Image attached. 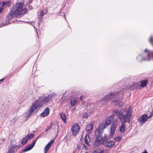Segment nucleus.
<instances>
[{
    "mask_svg": "<svg viewBox=\"0 0 153 153\" xmlns=\"http://www.w3.org/2000/svg\"><path fill=\"white\" fill-rule=\"evenodd\" d=\"M50 96L51 95H48L45 97H39V99L33 103L32 106L27 110V112L24 113V115L25 116L28 118L32 114L33 112L39 109L42 106L43 104L49 102L52 98V97H50L49 98Z\"/></svg>",
    "mask_w": 153,
    "mask_h": 153,
    "instance_id": "obj_1",
    "label": "nucleus"
},
{
    "mask_svg": "<svg viewBox=\"0 0 153 153\" xmlns=\"http://www.w3.org/2000/svg\"><path fill=\"white\" fill-rule=\"evenodd\" d=\"M24 4L21 2L16 4L8 15V19H10L13 17H17L19 15L25 14L26 11V8H23Z\"/></svg>",
    "mask_w": 153,
    "mask_h": 153,
    "instance_id": "obj_2",
    "label": "nucleus"
},
{
    "mask_svg": "<svg viewBox=\"0 0 153 153\" xmlns=\"http://www.w3.org/2000/svg\"><path fill=\"white\" fill-rule=\"evenodd\" d=\"M126 114L117 111H115V114L119 119L122 123H125L127 122H129L130 119L131 117V108L129 107L128 109L125 111Z\"/></svg>",
    "mask_w": 153,
    "mask_h": 153,
    "instance_id": "obj_3",
    "label": "nucleus"
},
{
    "mask_svg": "<svg viewBox=\"0 0 153 153\" xmlns=\"http://www.w3.org/2000/svg\"><path fill=\"white\" fill-rule=\"evenodd\" d=\"M116 97V95L114 93L111 92L109 94H108L104 97L101 99L102 101H108L111 100L112 102H114L116 105L119 106H122L123 105V103L120 100H112Z\"/></svg>",
    "mask_w": 153,
    "mask_h": 153,
    "instance_id": "obj_4",
    "label": "nucleus"
},
{
    "mask_svg": "<svg viewBox=\"0 0 153 153\" xmlns=\"http://www.w3.org/2000/svg\"><path fill=\"white\" fill-rule=\"evenodd\" d=\"M118 123V120L117 119H114L113 121L111 126V131L110 134V137H112L114 134Z\"/></svg>",
    "mask_w": 153,
    "mask_h": 153,
    "instance_id": "obj_5",
    "label": "nucleus"
},
{
    "mask_svg": "<svg viewBox=\"0 0 153 153\" xmlns=\"http://www.w3.org/2000/svg\"><path fill=\"white\" fill-rule=\"evenodd\" d=\"M105 128V125H104V123H102L99 124L95 131L94 134L97 135H98V134H102L104 129Z\"/></svg>",
    "mask_w": 153,
    "mask_h": 153,
    "instance_id": "obj_6",
    "label": "nucleus"
},
{
    "mask_svg": "<svg viewBox=\"0 0 153 153\" xmlns=\"http://www.w3.org/2000/svg\"><path fill=\"white\" fill-rule=\"evenodd\" d=\"M80 129V126L78 124L74 123L71 129L73 135H76L79 132Z\"/></svg>",
    "mask_w": 153,
    "mask_h": 153,
    "instance_id": "obj_7",
    "label": "nucleus"
},
{
    "mask_svg": "<svg viewBox=\"0 0 153 153\" xmlns=\"http://www.w3.org/2000/svg\"><path fill=\"white\" fill-rule=\"evenodd\" d=\"M10 5V1L3 2L0 3V13L2 11L4 7H9Z\"/></svg>",
    "mask_w": 153,
    "mask_h": 153,
    "instance_id": "obj_8",
    "label": "nucleus"
},
{
    "mask_svg": "<svg viewBox=\"0 0 153 153\" xmlns=\"http://www.w3.org/2000/svg\"><path fill=\"white\" fill-rule=\"evenodd\" d=\"M113 119L114 117L113 116L111 115L106 119L105 124L104 123V125H105L106 128L107 127L111 124Z\"/></svg>",
    "mask_w": 153,
    "mask_h": 153,
    "instance_id": "obj_9",
    "label": "nucleus"
},
{
    "mask_svg": "<svg viewBox=\"0 0 153 153\" xmlns=\"http://www.w3.org/2000/svg\"><path fill=\"white\" fill-rule=\"evenodd\" d=\"M36 140H34L33 143L32 144L26 146L23 149L22 152H25L31 150L34 146L36 143Z\"/></svg>",
    "mask_w": 153,
    "mask_h": 153,
    "instance_id": "obj_10",
    "label": "nucleus"
},
{
    "mask_svg": "<svg viewBox=\"0 0 153 153\" xmlns=\"http://www.w3.org/2000/svg\"><path fill=\"white\" fill-rule=\"evenodd\" d=\"M36 140H34L33 143L32 144L26 146L23 149L22 152H25L31 150L34 146L36 143Z\"/></svg>",
    "mask_w": 153,
    "mask_h": 153,
    "instance_id": "obj_11",
    "label": "nucleus"
},
{
    "mask_svg": "<svg viewBox=\"0 0 153 153\" xmlns=\"http://www.w3.org/2000/svg\"><path fill=\"white\" fill-rule=\"evenodd\" d=\"M19 147L18 145H13L11 146L8 151L7 153H13L15 151L17 150Z\"/></svg>",
    "mask_w": 153,
    "mask_h": 153,
    "instance_id": "obj_12",
    "label": "nucleus"
},
{
    "mask_svg": "<svg viewBox=\"0 0 153 153\" xmlns=\"http://www.w3.org/2000/svg\"><path fill=\"white\" fill-rule=\"evenodd\" d=\"M147 115L146 114H143L138 119V120L140 123H143L147 120Z\"/></svg>",
    "mask_w": 153,
    "mask_h": 153,
    "instance_id": "obj_13",
    "label": "nucleus"
},
{
    "mask_svg": "<svg viewBox=\"0 0 153 153\" xmlns=\"http://www.w3.org/2000/svg\"><path fill=\"white\" fill-rule=\"evenodd\" d=\"M93 126L92 123H90L86 126L85 130L87 133L90 134L92 133L93 129Z\"/></svg>",
    "mask_w": 153,
    "mask_h": 153,
    "instance_id": "obj_14",
    "label": "nucleus"
},
{
    "mask_svg": "<svg viewBox=\"0 0 153 153\" xmlns=\"http://www.w3.org/2000/svg\"><path fill=\"white\" fill-rule=\"evenodd\" d=\"M54 142V140H51L45 146V149H44V151L45 153H46L49 150V149L50 148L51 146L52 145V144Z\"/></svg>",
    "mask_w": 153,
    "mask_h": 153,
    "instance_id": "obj_15",
    "label": "nucleus"
},
{
    "mask_svg": "<svg viewBox=\"0 0 153 153\" xmlns=\"http://www.w3.org/2000/svg\"><path fill=\"white\" fill-rule=\"evenodd\" d=\"M50 109L48 108H46L44 111L41 114V116L42 117H45L48 116L50 113Z\"/></svg>",
    "mask_w": 153,
    "mask_h": 153,
    "instance_id": "obj_16",
    "label": "nucleus"
},
{
    "mask_svg": "<svg viewBox=\"0 0 153 153\" xmlns=\"http://www.w3.org/2000/svg\"><path fill=\"white\" fill-rule=\"evenodd\" d=\"M115 142L113 141L106 142L105 143V146L113 148L115 146Z\"/></svg>",
    "mask_w": 153,
    "mask_h": 153,
    "instance_id": "obj_17",
    "label": "nucleus"
},
{
    "mask_svg": "<svg viewBox=\"0 0 153 153\" xmlns=\"http://www.w3.org/2000/svg\"><path fill=\"white\" fill-rule=\"evenodd\" d=\"M94 135L96 137V138L95 140L96 142L99 143L102 139V134H98V135L94 134Z\"/></svg>",
    "mask_w": 153,
    "mask_h": 153,
    "instance_id": "obj_18",
    "label": "nucleus"
},
{
    "mask_svg": "<svg viewBox=\"0 0 153 153\" xmlns=\"http://www.w3.org/2000/svg\"><path fill=\"white\" fill-rule=\"evenodd\" d=\"M144 52H147L148 54V57L149 58V59L150 60H152L153 59V54H152V53L150 52V51L148 50L147 49H146Z\"/></svg>",
    "mask_w": 153,
    "mask_h": 153,
    "instance_id": "obj_19",
    "label": "nucleus"
},
{
    "mask_svg": "<svg viewBox=\"0 0 153 153\" xmlns=\"http://www.w3.org/2000/svg\"><path fill=\"white\" fill-rule=\"evenodd\" d=\"M60 117L65 123L66 122L67 117L64 113H61L60 114Z\"/></svg>",
    "mask_w": 153,
    "mask_h": 153,
    "instance_id": "obj_20",
    "label": "nucleus"
},
{
    "mask_svg": "<svg viewBox=\"0 0 153 153\" xmlns=\"http://www.w3.org/2000/svg\"><path fill=\"white\" fill-rule=\"evenodd\" d=\"M90 139L89 136L88 135H87L85 136V143L88 146H90L89 142L90 141Z\"/></svg>",
    "mask_w": 153,
    "mask_h": 153,
    "instance_id": "obj_21",
    "label": "nucleus"
},
{
    "mask_svg": "<svg viewBox=\"0 0 153 153\" xmlns=\"http://www.w3.org/2000/svg\"><path fill=\"white\" fill-rule=\"evenodd\" d=\"M103 149L101 148L97 149L93 152L92 153H103Z\"/></svg>",
    "mask_w": 153,
    "mask_h": 153,
    "instance_id": "obj_22",
    "label": "nucleus"
},
{
    "mask_svg": "<svg viewBox=\"0 0 153 153\" xmlns=\"http://www.w3.org/2000/svg\"><path fill=\"white\" fill-rule=\"evenodd\" d=\"M124 123H122L121 126L119 128L120 131L122 133L124 131L126 128L125 126Z\"/></svg>",
    "mask_w": 153,
    "mask_h": 153,
    "instance_id": "obj_23",
    "label": "nucleus"
},
{
    "mask_svg": "<svg viewBox=\"0 0 153 153\" xmlns=\"http://www.w3.org/2000/svg\"><path fill=\"white\" fill-rule=\"evenodd\" d=\"M77 100L75 97L73 98L71 100V104L72 106H74L77 102Z\"/></svg>",
    "mask_w": 153,
    "mask_h": 153,
    "instance_id": "obj_24",
    "label": "nucleus"
},
{
    "mask_svg": "<svg viewBox=\"0 0 153 153\" xmlns=\"http://www.w3.org/2000/svg\"><path fill=\"white\" fill-rule=\"evenodd\" d=\"M28 141L27 139L25 136L24 138H23L21 140V143L22 145H25L27 141Z\"/></svg>",
    "mask_w": 153,
    "mask_h": 153,
    "instance_id": "obj_25",
    "label": "nucleus"
},
{
    "mask_svg": "<svg viewBox=\"0 0 153 153\" xmlns=\"http://www.w3.org/2000/svg\"><path fill=\"white\" fill-rule=\"evenodd\" d=\"M147 83V80H145L141 81L140 86L142 87H145Z\"/></svg>",
    "mask_w": 153,
    "mask_h": 153,
    "instance_id": "obj_26",
    "label": "nucleus"
},
{
    "mask_svg": "<svg viewBox=\"0 0 153 153\" xmlns=\"http://www.w3.org/2000/svg\"><path fill=\"white\" fill-rule=\"evenodd\" d=\"M34 136V134H28L27 135L25 136L26 137L27 140H29L32 138Z\"/></svg>",
    "mask_w": 153,
    "mask_h": 153,
    "instance_id": "obj_27",
    "label": "nucleus"
},
{
    "mask_svg": "<svg viewBox=\"0 0 153 153\" xmlns=\"http://www.w3.org/2000/svg\"><path fill=\"white\" fill-rule=\"evenodd\" d=\"M82 116L83 118H87L88 117V115L86 113H84L82 114Z\"/></svg>",
    "mask_w": 153,
    "mask_h": 153,
    "instance_id": "obj_28",
    "label": "nucleus"
},
{
    "mask_svg": "<svg viewBox=\"0 0 153 153\" xmlns=\"http://www.w3.org/2000/svg\"><path fill=\"white\" fill-rule=\"evenodd\" d=\"M121 138L119 137H117L114 138V140L116 141L119 142L120 141Z\"/></svg>",
    "mask_w": 153,
    "mask_h": 153,
    "instance_id": "obj_29",
    "label": "nucleus"
},
{
    "mask_svg": "<svg viewBox=\"0 0 153 153\" xmlns=\"http://www.w3.org/2000/svg\"><path fill=\"white\" fill-rule=\"evenodd\" d=\"M49 95H51L50 97H53L55 95V93H52L51 94H49ZM49 98H50V97H49Z\"/></svg>",
    "mask_w": 153,
    "mask_h": 153,
    "instance_id": "obj_30",
    "label": "nucleus"
},
{
    "mask_svg": "<svg viewBox=\"0 0 153 153\" xmlns=\"http://www.w3.org/2000/svg\"><path fill=\"white\" fill-rule=\"evenodd\" d=\"M44 15V11H41L40 16H43Z\"/></svg>",
    "mask_w": 153,
    "mask_h": 153,
    "instance_id": "obj_31",
    "label": "nucleus"
},
{
    "mask_svg": "<svg viewBox=\"0 0 153 153\" xmlns=\"http://www.w3.org/2000/svg\"><path fill=\"white\" fill-rule=\"evenodd\" d=\"M84 96L83 95L81 96L80 97L79 99L81 100H82L84 98Z\"/></svg>",
    "mask_w": 153,
    "mask_h": 153,
    "instance_id": "obj_32",
    "label": "nucleus"
},
{
    "mask_svg": "<svg viewBox=\"0 0 153 153\" xmlns=\"http://www.w3.org/2000/svg\"><path fill=\"white\" fill-rule=\"evenodd\" d=\"M107 137V135L106 134H104V135L103 138L104 139H105Z\"/></svg>",
    "mask_w": 153,
    "mask_h": 153,
    "instance_id": "obj_33",
    "label": "nucleus"
},
{
    "mask_svg": "<svg viewBox=\"0 0 153 153\" xmlns=\"http://www.w3.org/2000/svg\"><path fill=\"white\" fill-rule=\"evenodd\" d=\"M149 41H150V42H152L153 38L152 37H151L150 38V39H149Z\"/></svg>",
    "mask_w": 153,
    "mask_h": 153,
    "instance_id": "obj_34",
    "label": "nucleus"
},
{
    "mask_svg": "<svg viewBox=\"0 0 153 153\" xmlns=\"http://www.w3.org/2000/svg\"><path fill=\"white\" fill-rule=\"evenodd\" d=\"M142 153H147V152L146 151H144V152H143Z\"/></svg>",
    "mask_w": 153,
    "mask_h": 153,
    "instance_id": "obj_35",
    "label": "nucleus"
},
{
    "mask_svg": "<svg viewBox=\"0 0 153 153\" xmlns=\"http://www.w3.org/2000/svg\"><path fill=\"white\" fill-rule=\"evenodd\" d=\"M3 79H1V80H0V81H2L3 80Z\"/></svg>",
    "mask_w": 153,
    "mask_h": 153,
    "instance_id": "obj_36",
    "label": "nucleus"
},
{
    "mask_svg": "<svg viewBox=\"0 0 153 153\" xmlns=\"http://www.w3.org/2000/svg\"><path fill=\"white\" fill-rule=\"evenodd\" d=\"M151 117V116H149V117H148V118H150Z\"/></svg>",
    "mask_w": 153,
    "mask_h": 153,
    "instance_id": "obj_37",
    "label": "nucleus"
},
{
    "mask_svg": "<svg viewBox=\"0 0 153 153\" xmlns=\"http://www.w3.org/2000/svg\"><path fill=\"white\" fill-rule=\"evenodd\" d=\"M85 147V149H86V147L85 146H84Z\"/></svg>",
    "mask_w": 153,
    "mask_h": 153,
    "instance_id": "obj_38",
    "label": "nucleus"
}]
</instances>
